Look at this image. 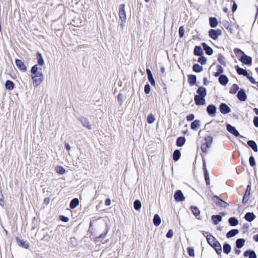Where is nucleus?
<instances>
[{
  "label": "nucleus",
  "mask_w": 258,
  "mask_h": 258,
  "mask_svg": "<svg viewBox=\"0 0 258 258\" xmlns=\"http://www.w3.org/2000/svg\"><path fill=\"white\" fill-rule=\"evenodd\" d=\"M213 140V137L210 135H206L204 137L203 142L201 145V149L203 153L205 154L207 153L208 149L212 145Z\"/></svg>",
  "instance_id": "obj_1"
},
{
  "label": "nucleus",
  "mask_w": 258,
  "mask_h": 258,
  "mask_svg": "<svg viewBox=\"0 0 258 258\" xmlns=\"http://www.w3.org/2000/svg\"><path fill=\"white\" fill-rule=\"evenodd\" d=\"M32 79L33 80L36 86L39 85L43 80V74L42 72L32 74Z\"/></svg>",
  "instance_id": "obj_2"
},
{
  "label": "nucleus",
  "mask_w": 258,
  "mask_h": 258,
  "mask_svg": "<svg viewBox=\"0 0 258 258\" xmlns=\"http://www.w3.org/2000/svg\"><path fill=\"white\" fill-rule=\"evenodd\" d=\"M119 17L120 20L121 21L122 23H123L125 22L126 16V13L125 11V5L122 4L119 6Z\"/></svg>",
  "instance_id": "obj_3"
},
{
  "label": "nucleus",
  "mask_w": 258,
  "mask_h": 258,
  "mask_svg": "<svg viewBox=\"0 0 258 258\" xmlns=\"http://www.w3.org/2000/svg\"><path fill=\"white\" fill-rule=\"evenodd\" d=\"M222 31L220 29H210L209 31V36L214 40H216L221 35Z\"/></svg>",
  "instance_id": "obj_4"
},
{
  "label": "nucleus",
  "mask_w": 258,
  "mask_h": 258,
  "mask_svg": "<svg viewBox=\"0 0 258 258\" xmlns=\"http://www.w3.org/2000/svg\"><path fill=\"white\" fill-rule=\"evenodd\" d=\"M212 200L215 202L217 206L220 207L225 208L227 205L226 202L219 198V197L216 196H214L212 197Z\"/></svg>",
  "instance_id": "obj_5"
},
{
  "label": "nucleus",
  "mask_w": 258,
  "mask_h": 258,
  "mask_svg": "<svg viewBox=\"0 0 258 258\" xmlns=\"http://www.w3.org/2000/svg\"><path fill=\"white\" fill-rule=\"evenodd\" d=\"M250 191L251 186L250 185H248L246 187L245 194L242 198V203L243 204H246L248 203L250 196Z\"/></svg>",
  "instance_id": "obj_6"
},
{
  "label": "nucleus",
  "mask_w": 258,
  "mask_h": 258,
  "mask_svg": "<svg viewBox=\"0 0 258 258\" xmlns=\"http://www.w3.org/2000/svg\"><path fill=\"white\" fill-rule=\"evenodd\" d=\"M174 198L175 200L177 202H182L185 200V197L180 190H177L175 191L174 195Z\"/></svg>",
  "instance_id": "obj_7"
},
{
  "label": "nucleus",
  "mask_w": 258,
  "mask_h": 258,
  "mask_svg": "<svg viewBox=\"0 0 258 258\" xmlns=\"http://www.w3.org/2000/svg\"><path fill=\"white\" fill-rule=\"evenodd\" d=\"M206 238L208 244L211 246H213L219 241L212 234H208L206 236Z\"/></svg>",
  "instance_id": "obj_8"
},
{
  "label": "nucleus",
  "mask_w": 258,
  "mask_h": 258,
  "mask_svg": "<svg viewBox=\"0 0 258 258\" xmlns=\"http://www.w3.org/2000/svg\"><path fill=\"white\" fill-rule=\"evenodd\" d=\"M15 64L16 67L23 72H25L27 70V67L24 63L20 59H16L15 60Z\"/></svg>",
  "instance_id": "obj_9"
},
{
  "label": "nucleus",
  "mask_w": 258,
  "mask_h": 258,
  "mask_svg": "<svg viewBox=\"0 0 258 258\" xmlns=\"http://www.w3.org/2000/svg\"><path fill=\"white\" fill-rule=\"evenodd\" d=\"M239 60L244 64L246 65H251L252 62V58L251 57L244 54L241 57V59Z\"/></svg>",
  "instance_id": "obj_10"
},
{
  "label": "nucleus",
  "mask_w": 258,
  "mask_h": 258,
  "mask_svg": "<svg viewBox=\"0 0 258 258\" xmlns=\"http://www.w3.org/2000/svg\"><path fill=\"white\" fill-rule=\"evenodd\" d=\"M194 99L195 103L197 105H205L206 103V100L205 99L204 97L200 96H195Z\"/></svg>",
  "instance_id": "obj_11"
},
{
  "label": "nucleus",
  "mask_w": 258,
  "mask_h": 258,
  "mask_svg": "<svg viewBox=\"0 0 258 258\" xmlns=\"http://www.w3.org/2000/svg\"><path fill=\"white\" fill-rule=\"evenodd\" d=\"M216 110L217 108L214 105H209L207 107V111L208 114L212 116H215Z\"/></svg>",
  "instance_id": "obj_12"
},
{
  "label": "nucleus",
  "mask_w": 258,
  "mask_h": 258,
  "mask_svg": "<svg viewBox=\"0 0 258 258\" xmlns=\"http://www.w3.org/2000/svg\"><path fill=\"white\" fill-rule=\"evenodd\" d=\"M220 110L223 114H226L231 111L230 108L225 103H221L220 104Z\"/></svg>",
  "instance_id": "obj_13"
},
{
  "label": "nucleus",
  "mask_w": 258,
  "mask_h": 258,
  "mask_svg": "<svg viewBox=\"0 0 258 258\" xmlns=\"http://www.w3.org/2000/svg\"><path fill=\"white\" fill-rule=\"evenodd\" d=\"M16 240L17 241V244L22 247H24L26 249L29 248V244L28 242L26 241H25L23 240L20 239L19 237H17L16 238Z\"/></svg>",
  "instance_id": "obj_14"
},
{
  "label": "nucleus",
  "mask_w": 258,
  "mask_h": 258,
  "mask_svg": "<svg viewBox=\"0 0 258 258\" xmlns=\"http://www.w3.org/2000/svg\"><path fill=\"white\" fill-rule=\"evenodd\" d=\"M146 72L147 74L148 80L149 81V82H150L152 86H154L155 85V82L154 79L153 78V76L152 75L151 71H150V69H147Z\"/></svg>",
  "instance_id": "obj_15"
},
{
  "label": "nucleus",
  "mask_w": 258,
  "mask_h": 258,
  "mask_svg": "<svg viewBox=\"0 0 258 258\" xmlns=\"http://www.w3.org/2000/svg\"><path fill=\"white\" fill-rule=\"evenodd\" d=\"M255 218V216L252 212H247L244 216V219L248 222H251Z\"/></svg>",
  "instance_id": "obj_16"
},
{
  "label": "nucleus",
  "mask_w": 258,
  "mask_h": 258,
  "mask_svg": "<svg viewBox=\"0 0 258 258\" xmlns=\"http://www.w3.org/2000/svg\"><path fill=\"white\" fill-rule=\"evenodd\" d=\"M197 93L198 95L196 96H200L205 97L207 95V91L206 88L203 87H200L197 90Z\"/></svg>",
  "instance_id": "obj_17"
},
{
  "label": "nucleus",
  "mask_w": 258,
  "mask_h": 258,
  "mask_svg": "<svg viewBox=\"0 0 258 258\" xmlns=\"http://www.w3.org/2000/svg\"><path fill=\"white\" fill-rule=\"evenodd\" d=\"M186 142V139L184 137H178L176 141V145L178 147L183 146Z\"/></svg>",
  "instance_id": "obj_18"
},
{
  "label": "nucleus",
  "mask_w": 258,
  "mask_h": 258,
  "mask_svg": "<svg viewBox=\"0 0 258 258\" xmlns=\"http://www.w3.org/2000/svg\"><path fill=\"white\" fill-rule=\"evenodd\" d=\"M203 169L204 170V176L206 180V184L209 185L210 183V180L209 178V175L206 168L205 163L203 164Z\"/></svg>",
  "instance_id": "obj_19"
},
{
  "label": "nucleus",
  "mask_w": 258,
  "mask_h": 258,
  "mask_svg": "<svg viewBox=\"0 0 258 258\" xmlns=\"http://www.w3.org/2000/svg\"><path fill=\"white\" fill-rule=\"evenodd\" d=\"M243 256L244 257L249 256V258H256V255L254 251L246 250L244 252Z\"/></svg>",
  "instance_id": "obj_20"
},
{
  "label": "nucleus",
  "mask_w": 258,
  "mask_h": 258,
  "mask_svg": "<svg viewBox=\"0 0 258 258\" xmlns=\"http://www.w3.org/2000/svg\"><path fill=\"white\" fill-rule=\"evenodd\" d=\"M237 97L241 101H245L246 100V95L243 90L241 89L238 92Z\"/></svg>",
  "instance_id": "obj_21"
},
{
  "label": "nucleus",
  "mask_w": 258,
  "mask_h": 258,
  "mask_svg": "<svg viewBox=\"0 0 258 258\" xmlns=\"http://www.w3.org/2000/svg\"><path fill=\"white\" fill-rule=\"evenodd\" d=\"M219 81L222 85H226L228 82V78L224 75H221L219 78Z\"/></svg>",
  "instance_id": "obj_22"
},
{
  "label": "nucleus",
  "mask_w": 258,
  "mask_h": 258,
  "mask_svg": "<svg viewBox=\"0 0 258 258\" xmlns=\"http://www.w3.org/2000/svg\"><path fill=\"white\" fill-rule=\"evenodd\" d=\"M79 204V200L77 198L73 199L70 202V207L71 209H75L76 208Z\"/></svg>",
  "instance_id": "obj_23"
},
{
  "label": "nucleus",
  "mask_w": 258,
  "mask_h": 258,
  "mask_svg": "<svg viewBox=\"0 0 258 258\" xmlns=\"http://www.w3.org/2000/svg\"><path fill=\"white\" fill-rule=\"evenodd\" d=\"M238 232H239V231L238 229H232L227 233L226 237L227 238L232 237L235 236L237 234H238Z\"/></svg>",
  "instance_id": "obj_24"
},
{
  "label": "nucleus",
  "mask_w": 258,
  "mask_h": 258,
  "mask_svg": "<svg viewBox=\"0 0 258 258\" xmlns=\"http://www.w3.org/2000/svg\"><path fill=\"white\" fill-rule=\"evenodd\" d=\"M212 247L215 250L216 253L218 255H220L222 253V247L219 242L216 243Z\"/></svg>",
  "instance_id": "obj_25"
},
{
  "label": "nucleus",
  "mask_w": 258,
  "mask_h": 258,
  "mask_svg": "<svg viewBox=\"0 0 258 258\" xmlns=\"http://www.w3.org/2000/svg\"><path fill=\"white\" fill-rule=\"evenodd\" d=\"M247 145L252 148L254 152H257V146L255 142L253 141L250 140L247 142Z\"/></svg>",
  "instance_id": "obj_26"
},
{
  "label": "nucleus",
  "mask_w": 258,
  "mask_h": 258,
  "mask_svg": "<svg viewBox=\"0 0 258 258\" xmlns=\"http://www.w3.org/2000/svg\"><path fill=\"white\" fill-rule=\"evenodd\" d=\"M181 153L179 150H175L173 154V159L174 161H177L180 158Z\"/></svg>",
  "instance_id": "obj_27"
},
{
  "label": "nucleus",
  "mask_w": 258,
  "mask_h": 258,
  "mask_svg": "<svg viewBox=\"0 0 258 258\" xmlns=\"http://www.w3.org/2000/svg\"><path fill=\"white\" fill-rule=\"evenodd\" d=\"M190 209L192 214L197 217L200 214V211L197 207L191 206Z\"/></svg>",
  "instance_id": "obj_28"
},
{
  "label": "nucleus",
  "mask_w": 258,
  "mask_h": 258,
  "mask_svg": "<svg viewBox=\"0 0 258 258\" xmlns=\"http://www.w3.org/2000/svg\"><path fill=\"white\" fill-rule=\"evenodd\" d=\"M245 239L243 238H239L236 241V246L237 248H241L245 243Z\"/></svg>",
  "instance_id": "obj_29"
},
{
  "label": "nucleus",
  "mask_w": 258,
  "mask_h": 258,
  "mask_svg": "<svg viewBox=\"0 0 258 258\" xmlns=\"http://www.w3.org/2000/svg\"><path fill=\"white\" fill-rule=\"evenodd\" d=\"M161 222V218L158 214H155L153 218L154 224L157 226H159Z\"/></svg>",
  "instance_id": "obj_30"
},
{
  "label": "nucleus",
  "mask_w": 258,
  "mask_h": 258,
  "mask_svg": "<svg viewBox=\"0 0 258 258\" xmlns=\"http://www.w3.org/2000/svg\"><path fill=\"white\" fill-rule=\"evenodd\" d=\"M197 78L196 76L192 75H190L188 77V81L190 85H194L196 84Z\"/></svg>",
  "instance_id": "obj_31"
},
{
  "label": "nucleus",
  "mask_w": 258,
  "mask_h": 258,
  "mask_svg": "<svg viewBox=\"0 0 258 258\" xmlns=\"http://www.w3.org/2000/svg\"><path fill=\"white\" fill-rule=\"evenodd\" d=\"M235 69L236 70V71H237V73L239 74V75H243V76H246L247 75V72L246 70L243 69H242V68H239L238 66H236L235 67Z\"/></svg>",
  "instance_id": "obj_32"
},
{
  "label": "nucleus",
  "mask_w": 258,
  "mask_h": 258,
  "mask_svg": "<svg viewBox=\"0 0 258 258\" xmlns=\"http://www.w3.org/2000/svg\"><path fill=\"white\" fill-rule=\"evenodd\" d=\"M203 46L204 50L208 55H211L213 53L212 49L210 47L208 46L207 44H206V43H203Z\"/></svg>",
  "instance_id": "obj_33"
},
{
  "label": "nucleus",
  "mask_w": 258,
  "mask_h": 258,
  "mask_svg": "<svg viewBox=\"0 0 258 258\" xmlns=\"http://www.w3.org/2000/svg\"><path fill=\"white\" fill-rule=\"evenodd\" d=\"M194 54L196 55L200 56L203 54V51L200 46H196L194 49Z\"/></svg>",
  "instance_id": "obj_34"
},
{
  "label": "nucleus",
  "mask_w": 258,
  "mask_h": 258,
  "mask_svg": "<svg viewBox=\"0 0 258 258\" xmlns=\"http://www.w3.org/2000/svg\"><path fill=\"white\" fill-rule=\"evenodd\" d=\"M229 223L232 226H236L238 224V220L235 217H231L229 219Z\"/></svg>",
  "instance_id": "obj_35"
},
{
  "label": "nucleus",
  "mask_w": 258,
  "mask_h": 258,
  "mask_svg": "<svg viewBox=\"0 0 258 258\" xmlns=\"http://www.w3.org/2000/svg\"><path fill=\"white\" fill-rule=\"evenodd\" d=\"M231 250V247L229 244L225 243L223 245V251L224 252L228 254Z\"/></svg>",
  "instance_id": "obj_36"
},
{
  "label": "nucleus",
  "mask_w": 258,
  "mask_h": 258,
  "mask_svg": "<svg viewBox=\"0 0 258 258\" xmlns=\"http://www.w3.org/2000/svg\"><path fill=\"white\" fill-rule=\"evenodd\" d=\"M233 51L236 54V56L239 58V59H241V57L245 54L241 50L238 48L234 49Z\"/></svg>",
  "instance_id": "obj_37"
},
{
  "label": "nucleus",
  "mask_w": 258,
  "mask_h": 258,
  "mask_svg": "<svg viewBox=\"0 0 258 258\" xmlns=\"http://www.w3.org/2000/svg\"><path fill=\"white\" fill-rule=\"evenodd\" d=\"M209 23L210 26L212 28L216 27L218 25V22L216 18H210Z\"/></svg>",
  "instance_id": "obj_38"
},
{
  "label": "nucleus",
  "mask_w": 258,
  "mask_h": 258,
  "mask_svg": "<svg viewBox=\"0 0 258 258\" xmlns=\"http://www.w3.org/2000/svg\"><path fill=\"white\" fill-rule=\"evenodd\" d=\"M212 220H213L214 224H217L219 222L221 221L222 217L219 215H213L212 216Z\"/></svg>",
  "instance_id": "obj_39"
},
{
  "label": "nucleus",
  "mask_w": 258,
  "mask_h": 258,
  "mask_svg": "<svg viewBox=\"0 0 258 258\" xmlns=\"http://www.w3.org/2000/svg\"><path fill=\"white\" fill-rule=\"evenodd\" d=\"M5 87L7 89H8L9 90H11L13 89L14 87V84L12 81H11L10 80H8L6 81V82L5 83Z\"/></svg>",
  "instance_id": "obj_40"
},
{
  "label": "nucleus",
  "mask_w": 258,
  "mask_h": 258,
  "mask_svg": "<svg viewBox=\"0 0 258 258\" xmlns=\"http://www.w3.org/2000/svg\"><path fill=\"white\" fill-rule=\"evenodd\" d=\"M192 69L194 72L199 73L203 71V68L198 64H195L193 66Z\"/></svg>",
  "instance_id": "obj_41"
},
{
  "label": "nucleus",
  "mask_w": 258,
  "mask_h": 258,
  "mask_svg": "<svg viewBox=\"0 0 258 258\" xmlns=\"http://www.w3.org/2000/svg\"><path fill=\"white\" fill-rule=\"evenodd\" d=\"M223 72V68L221 66H217L216 67V72L215 73L214 76L215 77L219 76Z\"/></svg>",
  "instance_id": "obj_42"
},
{
  "label": "nucleus",
  "mask_w": 258,
  "mask_h": 258,
  "mask_svg": "<svg viewBox=\"0 0 258 258\" xmlns=\"http://www.w3.org/2000/svg\"><path fill=\"white\" fill-rule=\"evenodd\" d=\"M134 208L135 210H136L137 211L140 210L142 207V204H141V202L138 200H136L134 202Z\"/></svg>",
  "instance_id": "obj_43"
},
{
  "label": "nucleus",
  "mask_w": 258,
  "mask_h": 258,
  "mask_svg": "<svg viewBox=\"0 0 258 258\" xmlns=\"http://www.w3.org/2000/svg\"><path fill=\"white\" fill-rule=\"evenodd\" d=\"M238 89V86L234 84L232 86L231 88H230L229 92L231 94H234L236 93Z\"/></svg>",
  "instance_id": "obj_44"
},
{
  "label": "nucleus",
  "mask_w": 258,
  "mask_h": 258,
  "mask_svg": "<svg viewBox=\"0 0 258 258\" xmlns=\"http://www.w3.org/2000/svg\"><path fill=\"white\" fill-rule=\"evenodd\" d=\"M37 56L38 63L40 66H43L44 64V61L41 54L38 52Z\"/></svg>",
  "instance_id": "obj_45"
},
{
  "label": "nucleus",
  "mask_w": 258,
  "mask_h": 258,
  "mask_svg": "<svg viewBox=\"0 0 258 258\" xmlns=\"http://www.w3.org/2000/svg\"><path fill=\"white\" fill-rule=\"evenodd\" d=\"M56 171L57 173L60 174H63L66 172L65 169L61 166H57L55 168Z\"/></svg>",
  "instance_id": "obj_46"
},
{
  "label": "nucleus",
  "mask_w": 258,
  "mask_h": 258,
  "mask_svg": "<svg viewBox=\"0 0 258 258\" xmlns=\"http://www.w3.org/2000/svg\"><path fill=\"white\" fill-rule=\"evenodd\" d=\"M200 125V121L198 120H195L191 124V129H196L199 127Z\"/></svg>",
  "instance_id": "obj_47"
},
{
  "label": "nucleus",
  "mask_w": 258,
  "mask_h": 258,
  "mask_svg": "<svg viewBox=\"0 0 258 258\" xmlns=\"http://www.w3.org/2000/svg\"><path fill=\"white\" fill-rule=\"evenodd\" d=\"M187 250L190 256L193 257L195 256V250L193 247H189L187 248Z\"/></svg>",
  "instance_id": "obj_48"
},
{
  "label": "nucleus",
  "mask_w": 258,
  "mask_h": 258,
  "mask_svg": "<svg viewBox=\"0 0 258 258\" xmlns=\"http://www.w3.org/2000/svg\"><path fill=\"white\" fill-rule=\"evenodd\" d=\"M155 119V118L154 116L152 114H149L147 117V121L149 123H152L154 121Z\"/></svg>",
  "instance_id": "obj_49"
},
{
  "label": "nucleus",
  "mask_w": 258,
  "mask_h": 258,
  "mask_svg": "<svg viewBox=\"0 0 258 258\" xmlns=\"http://www.w3.org/2000/svg\"><path fill=\"white\" fill-rule=\"evenodd\" d=\"M31 72L32 74L41 72L40 71H38V67L37 65L34 66L31 69Z\"/></svg>",
  "instance_id": "obj_50"
},
{
  "label": "nucleus",
  "mask_w": 258,
  "mask_h": 258,
  "mask_svg": "<svg viewBox=\"0 0 258 258\" xmlns=\"http://www.w3.org/2000/svg\"><path fill=\"white\" fill-rule=\"evenodd\" d=\"M249 165L251 167L255 166V159H254V158L252 156H251L249 157Z\"/></svg>",
  "instance_id": "obj_51"
},
{
  "label": "nucleus",
  "mask_w": 258,
  "mask_h": 258,
  "mask_svg": "<svg viewBox=\"0 0 258 258\" xmlns=\"http://www.w3.org/2000/svg\"><path fill=\"white\" fill-rule=\"evenodd\" d=\"M249 80V81L252 83V84H256V82L255 81L254 79L252 77L250 76L248 73H247V75L245 76Z\"/></svg>",
  "instance_id": "obj_52"
},
{
  "label": "nucleus",
  "mask_w": 258,
  "mask_h": 258,
  "mask_svg": "<svg viewBox=\"0 0 258 258\" xmlns=\"http://www.w3.org/2000/svg\"><path fill=\"white\" fill-rule=\"evenodd\" d=\"M249 80V81L252 83V84H256V82L255 81L254 79L252 77L250 76L248 73H247V75L245 76Z\"/></svg>",
  "instance_id": "obj_53"
},
{
  "label": "nucleus",
  "mask_w": 258,
  "mask_h": 258,
  "mask_svg": "<svg viewBox=\"0 0 258 258\" xmlns=\"http://www.w3.org/2000/svg\"><path fill=\"white\" fill-rule=\"evenodd\" d=\"M198 61L201 64H204L206 63V59L205 57L202 56V57H199Z\"/></svg>",
  "instance_id": "obj_54"
},
{
  "label": "nucleus",
  "mask_w": 258,
  "mask_h": 258,
  "mask_svg": "<svg viewBox=\"0 0 258 258\" xmlns=\"http://www.w3.org/2000/svg\"><path fill=\"white\" fill-rule=\"evenodd\" d=\"M184 34V29L183 26L180 27L179 29V34L180 37H182Z\"/></svg>",
  "instance_id": "obj_55"
},
{
  "label": "nucleus",
  "mask_w": 258,
  "mask_h": 258,
  "mask_svg": "<svg viewBox=\"0 0 258 258\" xmlns=\"http://www.w3.org/2000/svg\"><path fill=\"white\" fill-rule=\"evenodd\" d=\"M150 86L149 84L146 85L144 88L145 93L147 94H149L150 92Z\"/></svg>",
  "instance_id": "obj_56"
},
{
  "label": "nucleus",
  "mask_w": 258,
  "mask_h": 258,
  "mask_svg": "<svg viewBox=\"0 0 258 258\" xmlns=\"http://www.w3.org/2000/svg\"><path fill=\"white\" fill-rule=\"evenodd\" d=\"M81 122L83 123L84 126L86 128L89 127V123L86 119L81 120Z\"/></svg>",
  "instance_id": "obj_57"
},
{
  "label": "nucleus",
  "mask_w": 258,
  "mask_h": 258,
  "mask_svg": "<svg viewBox=\"0 0 258 258\" xmlns=\"http://www.w3.org/2000/svg\"><path fill=\"white\" fill-rule=\"evenodd\" d=\"M229 132H230L232 134H233L235 137H238L239 136V133H238L237 130H228Z\"/></svg>",
  "instance_id": "obj_58"
},
{
  "label": "nucleus",
  "mask_w": 258,
  "mask_h": 258,
  "mask_svg": "<svg viewBox=\"0 0 258 258\" xmlns=\"http://www.w3.org/2000/svg\"><path fill=\"white\" fill-rule=\"evenodd\" d=\"M59 219H60V220H61L62 221H63L64 222H67L69 220V219L68 217H65V216H62V215H61V216H59Z\"/></svg>",
  "instance_id": "obj_59"
},
{
  "label": "nucleus",
  "mask_w": 258,
  "mask_h": 258,
  "mask_svg": "<svg viewBox=\"0 0 258 258\" xmlns=\"http://www.w3.org/2000/svg\"><path fill=\"white\" fill-rule=\"evenodd\" d=\"M0 193L2 194V198L0 199V205L2 207L4 206V201L3 199V195L2 194V190L1 188L0 187Z\"/></svg>",
  "instance_id": "obj_60"
},
{
  "label": "nucleus",
  "mask_w": 258,
  "mask_h": 258,
  "mask_svg": "<svg viewBox=\"0 0 258 258\" xmlns=\"http://www.w3.org/2000/svg\"><path fill=\"white\" fill-rule=\"evenodd\" d=\"M173 233L172 230L171 229H170L166 234V237L167 238H171L173 236Z\"/></svg>",
  "instance_id": "obj_61"
},
{
  "label": "nucleus",
  "mask_w": 258,
  "mask_h": 258,
  "mask_svg": "<svg viewBox=\"0 0 258 258\" xmlns=\"http://www.w3.org/2000/svg\"><path fill=\"white\" fill-rule=\"evenodd\" d=\"M49 202H50V198L48 197L45 198L43 200V204L45 205H48Z\"/></svg>",
  "instance_id": "obj_62"
},
{
  "label": "nucleus",
  "mask_w": 258,
  "mask_h": 258,
  "mask_svg": "<svg viewBox=\"0 0 258 258\" xmlns=\"http://www.w3.org/2000/svg\"><path fill=\"white\" fill-rule=\"evenodd\" d=\"M107 233V230H106V231L105 233H102L98 237H97L96 239H98L101 238H104L106 236Z\"/></svg>",
  "instance_id": "obj_63"
},
{
  "label": "nucleus",
  "mask_w": 258,
  "mask_h": 258,
  "mask_svg": "<svg viewBox=\"0 0 258 258\" xmlns=\"http://www.w3.org/2000/svg\"><path fill=\"white\" fill-rule=\"evenodd\" d=\"M253 123L256 127H258V117H254L253 119Z\"/></svg>",
  "instance_id": "obj_64"
}]
</instances>
